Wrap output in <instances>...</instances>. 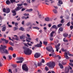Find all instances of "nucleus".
Returning <instances> with one entry per match:
<instances>
[{"label": "nucleus", "instance_id": "nucleus-4", "mask_svg": "<svg viewBox=\"0 0 73 73\" xmlns=\"http://www.w3.org/2000/svg\"><path fill=\"white\" fill-rule=\"evenodd\" d=\"M1 47H0V52L1 53H3L4 50H5V48H7V46H3L2 45H1Z\"/></svg>", "mask_w": 73, "mask_h": 73}, {"label": "nucleus", "instance_id": "nucleus-56", "mask_svg": "<svg viewBox=\"0 0 73 73\" xmlns=\"http://www.w3.org/2000/svg\"><path fill=\"white\" fill-rule=\"evenodd\" d=\"M24 37V36H20V39H23V38Z\"/></svg>", "mask_w": 73, "mask_h": 73}, {"label": "nucleus", "instance_id": "nucleus-20", "mask_svg": "<svg viewBox=\"0 0 73 73\" xmlns=\"http://www.w3.org/2000/svg\"><path fill=\"white\" fill-rule=\"evenodd\" d=\"M8 50H11V51L13 50V48L12 47L10 46V47L8 48Z\"/></svg>", "mask_w": 73, "mask_h": 73}, {"label": "nucleus", "instance_id": "nucleus-40", "mask_svg": "<svg viewBox=\"0 0 73 73\" xmlns=\"http://www.w3.org/2000/svg\"><path fill=\"white\" fill-rule=\"evenodd\" d=\"M31 24V22H29L27 23L26 24V25L27 26H28L29 25H30V24Z\"/></svg>", "mask_w": 73, "mask_h": 73}, {"label": "nucleus", "instance_id": "nucleus-26", "mask_svg": "<svg viewBox=\"0 0 73 73\" xmlns=\"http://www.w3.org/2000/svg\"><path fill=\"white\" fill-rule=\"evenodd\" d=\"M23 5V3H21V4H17V7H21V6H22Z\"/></svg>", "mask_w": 73, "mask_h": 73}, {"label": "nucleus", "instance_id": "nucleus-6", "mask_svg": "<svg viewBox=\"0 0 73 73\" xmlns=\"http://www.w3.org/2000/svg\"><path fill=\"white\" fill-rule=\"evenodd\" d=\"M22 69H23L24 70H25V71H28V68L26 64H24L23 65Z\"/></svg>", "mask_w": 73, "mask_h": 73}, {"label": "nucleus", "instance_id": "nucleus-19", "mask_svg": "<svg viewBox=\"0 0 73 73\" xmlns=\"http://www.w3.org/2000/svg\"><path fill=\"white\" fill-rule=\"evenodd\" d=\"M14 37H15V40H17V41L19 40V37L17 36L16 35H14Z\"/></svg>", "mask_w": 73, "mask_h": 73}, {"label": "nucleus", "instance_id": "nucleus-47", "mask_svg": "<svg viewBox=\"0 0 73 73\" xmlns=\"http://www.w3.org/2000/svg\"><path fill=\"white\" fill-rule=\"evenodd\" d=\"M18 24H18V23H17L16 22H15V27H17V25H18Z\"/></svg>", "mask_w": 73, "mask_h": 73}, {"label": "nucleus", "instance_id": "nucleus-12", "mask_svg": "<svg viewBox=\"0 0 73 73\" xmlns=\"http://www.w3.org/2000/svg\"><path fill=\"white\" fill-rule=\"evenodd\" d=\"M10 12V9L9 8H7L6 9V13H8Z\"/></svg>", "mask_w": 73, "mask_h": 73}, {"label": "nucleus", "instance_id": "nucleus-8", "mask_svg": "<svg viewBox=\"0 0 73 73\" xmlns=\"http://www.w3.org/2000/svg\"><path fill=\"white\" fill-rule=\"evenodd\" d=\"M4 26H5V25H3L1 27V28H2V27H3V28L1 29V31H2V32H5V31L6 29H7V28H6V27H4Z\"/></svg>", "mask_w": 73, "mask_h": 73}, {"label": "nucleus", "instance_id": "nucleus-38", "mask_svg": "<svg viewBox=\"0 0 73 73\" xmlns=\"http://www.w3.org/2000/svg\"><path fill=\"white\" fill-rule=\"evenodd\" d=\"M3 12L5 13H6V9H5V8H4L3 9Z\"/></svg>", "mask_w": 73, "mask_h": 73}, {"label": "nucleus", "instance_id": "nucleus-45", "mask_svg": "<svg viewBox=\"0 0 73 73\" xmlns=\"http://www.w3.org/2000/svg\"><path fill=\"white\" fill-rule=\"evenodd\" d=\"M45 69L46 71L48 70V67L46 66L45 67Z\"/></svg>", "mask_w": 73, "mask_h": 73}, {"label": "nucleus", "instance_id": "nucleus-33", "mask_svg": "<svg viewBox=\"0 0 73 73\" xmlns=\"http://www.w3.org/2000/svg\"><path fill=\"white\" fill-rule=\"evenodd\" d=\"M38 66H40L41 65H42V63L41 62L40 63H38L37 64Z\"/></svg>", "mask_w": 73, "mask_h": 73}, {"label": "nucleus", "instance_id": "nucleus-58", "mask_svg": "<svg viewBox=\"0 0 73 73\" xmlns=\"http://www.w3.org/2000/svg\"><path fill=\"white\" fill-rule=\"evenodd\" d=\"M34 64L36 66V67H37V63L36 62H34Z\"/></svg>", "mask_w": 73, "mask_h": 73}, {"label": "nucleus", "instance_id": "nucleus-54", "mask_svg": "<svg viewBox=\"0 0 73 73\" xmlns=\"http://www.w3.org/2000/svg\"><path fill=\"white\" fill-rule=\"evenodd\" d=\"M5 39L3 38H1V40L3 41H5Z\"/></svg>", "mask_w": 73, "mask_h": 73}, {"label": "nucleus", "instance_id": "nucleus-60", "mask_svg": "<svg viewBox=\"0 0 73 73\" xmlns=\"http://www.w3.org/2000/svg\"><path fill=\"white\" fill-rule=\"evenodd\" d=\"M24 15H25V16H29V14H27L26 13H25L24 14Z\"/></svg>", "mask_w": 73, "mask_h": 73}, {"label": "nucleus", "instance_id": "nucleus-51", "mask_svg": "<svg viewBox=\"0 0 73 73\" xmlns=\"http://www.w3.org/2000/svg\"><path fill=\"white\" fill-rule=\"evenodd\" d=\"M5 41L6 44H7L8 42H9V41H8V40H5Z\"/></svg>", "mask_w": 73, "mask_h": 73}, {"label": "nucleus", "instance_id": "nucleus-42", "mask_svg": "<svg viewBox=\"0 0 73 73\" xmlns=\"http://www.w3.org/2000/svg\"><path fill=\"white\" fill-rule=\"evenodd\" d=\"M11 66H13V68H16V66L15 65H11Z\"/></svg>", "mask_w": 73, "mask_h": 73}, {"label": "nucleus", "instance_id": "nucleus-29", "mask_svg": "<svg viewBox=\"0 0 73 73\" xmlns=\"http://www.w3.org/2000/svg\"><path fill=\"white\" fill-rule=\"evenodd\" d=\"M46 49L47 50H48V52H51V49H49V48H48V47H47L46 48Z\"/></svg>", "mask_w": 73, "mask_h": 73}, {"label": "nucleus", "instance_id": "nucleus-21", "mask_svg": "<svg viewBox=\"0 0 73 73\" xmlns=\"http://www.w3.org/2000/svg\"><path fill=\"white\" fill-rule=\"evenodd\" d=\"M54 32L52 31V32L50 34V36L51 37H53V34L54 33Z\"/></svg>", "mask_w": 73, "mask_h": 73}, {"label": "nucleus", "instance_id": "nucleus-27", "mask_svg": "<svg viewBox=\"0 0 73 73\" xmlns=\"http://www.w3.org/2000/svg\"><path fill=\"white\" fill-rule=\"evenodd\" d=\"M68 34H67L64 33L63 34V36L65 37H68Z\"/></svg>", "mask_w": 73, "mask_h": 73}, {"label": "nucleus", "instance_id": "nucleus-28", "mask_svg": "<svg viewBox=\"0 0 73 73\" xmlns=\"http://www.w3.org/2000/svg\"><path fill=\"white\" fill-rule=\"evenodd\" d=\"M11 3H15L16 2L15 0H10Z\"/></svg>", "mask_w": 73, "mask_h": 73}, {"label": "nucleus", "instance_id": "nucleus-7", "mask_svg": "<svg viewBox=\"0 0 73 73\" xmlns=\"http://www.w3.org/2000/svg\"><path fill=\"white\" fill-rule=\"evenodd\" d=\"M41 56V54L40 53H36L34 55V57L35 58H38Z\"/></svg>", "mask_w": 73, "mask_h": 73}, {"label": "nucleus", "instance_id": "nucleus-17", "mask_svg": "<svg viewBox=\"0 0 73 73\" xmlns=\"http://www.w3.org/2000/svg\"><path fill=\"white\" fill-rule=\"evenodd\" d=\"M33 11V9H27L26 10V11L27 12H31V11Z\"/></svg>", "mask_w": 73, "mask_h": 73}, {"label": "nucleus", "instance_id": "nucleus-31", "mask_svg": "<svg viewBox=\"0 0 73 73\" xmlns=\"http://www.w3.org/2000/svg\"><path fill=\"white\" fill-rule=\"evenodd\" d=\"M61 50H62V52H65L66 51V50H64V49L62 48L61 49Z\"/></svg>", "mask_w": 73, "mask_h": 73}, {"label": "nucleus", "instance_id": "nucleus-59", "mask_svg": "<svg viewBox=\"0 0 73 73\" xmlns=\"http://www.w3.org/2000/svg\"><path fill=\"white\" fill-rule=\"evenodd\" d=\"M3 66V64L0 61V67Z\"/></svg>", "mask_w": 73, "mask_h": 73}, {"label": "nucleus", "instance_id": "nucleus-37", "mask_svg": "<svg viewBox=\"0 0 73 73\" xmlns=\"http://www.w3.org/2000/svg\"><path fill=\"white\" fill-rule=\"evenodd\" d=\"M58 3L60 4H62V1L59 0L58 1Z\"/></svg>", "mask_w": 73, "mask_h": 73}, {"label": "nucleus", "instance_id": "nucleus-57", "mask_svg": "<svg viewBox=\"0 0 73 73\" xmlns=\"http://www.w3.org/2000/svg\"><path fill=\"white\" fill-rule=\"evenodd\" d=\"M70 28L71 29V30H72V29H73V26H70Z\"/></svg>", "mask_w": 73, "mask_h": 73}, {"label": "nucleus", "instance_id": "nucleus-24", "mask_svg": "<svg viewBox=\"0 0 73 73\" xmlns=\"http://www.w3.org/2000/svg\"><path fill=\"white\" fill-rule=\"evenodd\" d=\"M43 44L44 45L46 46L47 45V44H48V42L44 41L43 42Z\"/></svg>", "mask_w": 73, "mask_h": 73}, {"label": "nucleus", "instance_id": "nucleus-10", "mask_svg": "<svg viewBox=\"0 0 73 73\" xmlns=\"http://www.w3.org/2000/svg\"><path fill=\"white\" fill-rule=\"evenodd\" d=\"M34 46H35V47H37L38 48H40L42 46V44H40V43L38 44H37L35 45Z\"/></svg>", "mask_w": 73, "mask_h": 73}, {"label": "nucleus", "instance_id": "nucleus-55", "mask_svg": "<svg viewBox=\"0 0 73 73\" xmlns=\"http://www.w3.org/2000/svg\"><path fill=\"white\" fill-rule=\"evenodd\" d=\"M42 63H44V62H45V60H44V59H42Z\"/></svg>", "mask_w": 73, "mask_h": 73}, {"label": "nucleus", "instance_id": "nucleus-43", "mask_svg": "<svg viewBox=\"0 0 73 73\" xmlns=\"http://www.w3.org/2000/svg\"><path fill=\"white\" fill-rule=\"evenodd\" d=\"M9 60H11L12 58V56L10 55L9 56Z\"/></svg>", "mask_w": 73, "mask_h": 73}, {"label": "nucleus", "instance_id": "nucleus-41", "mask_svg": "<svg viewBox=\"0 0 73 73\" xmlns=\"http://www.w3.org/2000/svg\"><path fill=\"white\" fill-rule=\"evenodd\" d=\"M43 29L44 30V31H45V32H46V30L47 29V28H46V27H44L43 28Z\"/></svg>", "mask_w": 73, "mask_h": 73}, {"label": "nucleus", "instance_id": "nucleus-18", "mask_svg": "<svg viewBox=\"0 0 73 73\" xmlns=\"http://www.w3.org/2000/svg\"><path fill=\"white\" fill-rule=\"evenodd\" d=\"M45 21H49L50 19H49V18L48 17L45 18Z\"/></svg>", "mask_w": 73, "mask_h": 73}, {"label": "nucleus", "instance_id": "nucleus-48", "mask_svg": "<svg viewBox=\"0 0 73 73\" xmlns=\"http://www.w3.org/2000/svg\"><path fill=\"white\" fill-rule=\"evenodd\" d=\"M55 48L56 49H60L59 47H58L57 46H55Z\"/></svg>", "mask_w": 73, "mask_h": 73}, {"label": "nucleus", "instance_id": "nucleus-53", "mask_svg": "<svg viewBox=\"0 0 73 73\" xmlns=\"http://www.w3.org/2000/svg\"><path fill=\"white\" fill-rule=\"evenodd\" d=\"M69 64L70 66H73V64H72V63H69Z\"/></svg>", "mask_w": 73, "mask_h": 73}, {"label": "nucleus", "instance_id": "nucleus-34", "mask_svg": "<svg viewBox=\"0 0 73 73\" xmlns=\"http://www.w3.org/2000/svg\"><path fill=\"white\" fill-rule=\"evenodd\" d=\"M60 23L62 24H64V19H61V21Z\"/></svg>", "mask_w": 73, "mask_h": 73}, {"label": "nucleus", "instance_id": "nucleus-2", "mask_svg": "<svg viewBox=\"0 0 73 73\" xmlns=\"http://www.w3.org/2000/svg\"><path fill=\"white\" fill-rule=\"evenodd\" d=\"M46 65L48 66V67L50 68L51 69H52V68H54V67L56 65V64L54 62H52L50 63H47Z\"/></svg>", "mask_w": 73, "mask_h": 73}, {"label": "nucleus", "instance_id": "nucleus-16", "mask_svg": "<svg viewBox=\"0 0 73 73\" xmlns=\"http://www.w3.org/2000/svg\"><path fill=\"white\" fill-rule=\"evenodd\" d=\"M59 65L61 69H63L64 68V66L62 65V64L61 63L59 64Z\"/></svg>", "mask_w": 73, "mask_h": 73}, {"label": "nucleus", "instance_id": "nucleus-39", "mask_svg": "<svg viewBox=\"0 0 73 73\" xmlns=\"http://www.w3.org/2000/svg\"><path fill=\"white\" fill-rule=\"evenodd\" d=\"M70 22H68L67 24H66V25L67 26V27H69V26H70Z\"/></svg>", "mask_w": 73, "mask_h": 73}, {"label": "nucleus", "instance_id": "nucleus-62", "mask_svg": "<svg viewBox=\"0 0 73 73\" xmlns=\"http://www.w3.org/2000/svg\"><path fill=\"white\" fill-rule=\"evenodd\" d=\"M71 37V34H69V35H68V38H70Z\"/></svg>", "mask_w": 73, "mask_h": 73}, {"label": "nucleus", "instance_id": "nucleus-11", "mask_svg": "<svg viewBox=\"0 0 73 73\" xmlns=\"http://www.w3.org/2000/svg\"><path fill=\"white\" fill-rule=\"evenodd\" d=\"M69 68L68 67H66L65 68V72L66 73H68L69 72Z\"/></svg>", "mask_w": 73, "mask_h": 73}, {"label": "nucleus", "instance_id": "nucleus-35", "mask_svg": "<svg viewBox=\"0 0 73 73\" xmlns=\"http://www.w3.org/2000/svg\"><path fill=\"white\" fill-rule=\"evenodd\" d=\"M62 25V24L60 23L58 25V28H60V27H61Z\"/></svg>", "mask_w": 73, "mask_h": 73}, {"label": "nucleus", "instance_id": "nucleus-52", "mask_svg": "<svg viewBox=\"0 0 73 73\" xmlns=\"http://www.w3.org/2000/svg\"><path fill=\"white\" fill-rule=\"evenodd\" d=\"M62 65H66V63H64V62H62Z\"/></svg>", "mask_w": 73, "mask_h": 73}, {"label": "nucleus", "instance_id": "nucleus-44", "mask_svg": "<svg viewBox=\"0 0 73 73\" xmlns=\"http://www.w3.org/2000/svg\"><path fill=\"white\" fill-rule=\"evenodd\" d=\"M12 13H16V11L14 9V10L12 11Z\"/></svg>", "mask_w": 73, "mask_h": 73}, {"label": "nucleus", "instance_id": "nucleus-1", "mask_svg": "<svg viewBox=\"0 0 73 73\" xmlns=\"http://www.w3.org/2000/svg\"><path fill=\"white\" fill-rule=\"evenodd\" d=\"M23 49H24V52L25 54L27 55H30L32 53V50L29 48H27V47L25 46H23Z\"/></svg>", "mask_w": 73, "mask_h": 73}, {"label": "nucleus", "instance_id": "nucleus-30", "mask_svg": "<svg viewBox=\"0 0 73 73\" xmlns=\"http://www.w3.org/2000/svg\"><path fill=\"white\" fill-rule=\"evenodd\" d=\"M59 30L60 32H62L63 31V28L62 27H60L59 29Z\"/></svg>", "mask_w": 73, "mask_h": 73}, {"label": "nucleus", "instance_id": "nucleus-32", "mask_svg": "<svg viewBox=\"0 0 73 73\" xmlns=\"http://www.w3.org/2000/svg\"><path fill=\"white\" fill-rule=\"evenodd\" d=\"M33 29H36L38 30H39V29H40V28L37 27H33Z\"/></svg>", "mask_w": 73, "mask_h": 73}, {"label": "nucleus", "instance_id": "nucleus-22", "mask_svg": "<svg viewBox=\"0 0 73 73\" xmlns=\"http://www.w3.org/2000/svg\"><path fill=\"white\" fill-rule=\"evenodd\" d=\"M52 11L54 13H57V11L56 9H53Z\"/></svg>", "mask_w": 73, "mask_h": 73}, {"label": "nucleus", "instance_id": "nucleus-15", "mask_svg": "<svg viewBox=\"0 0 73 73\" xmlns=\"http://www.w3.org/2000/svg\"><path fill=\"white\" fill-rule=\"evenodd\" d=\"M19 31H24V28L22 27H21L19 29Z\"/></svg>", "mask_w": 73, "mask_h": 73}, {"label": "nucleus", "instance_id": "nucleus-25", "mask_svg": "<svg viewBox=\"0 0 73 73\" xmlns=\"http://www.w3.org/2000/svg\"><path fill=\"white\" fill-rule=\"evenodd\" d=\"M52 28H55L56 29H57L58 28L57 27H56V25H54L52 26Z\"/></svg>", "mask_w": 73, "mask_h": 73}, {"label": "nucleus", "instance_id": "nucleus-23", "mask_svg": "<svg viewBox=\"0 0 73 73\" xmlns=\"http://www.w3.org/2000/svg\"><path fill=\"white\" fill-rule=\"evenodd\" d=\"M18 29V28L16 27H15L13 28V31H16V30H17Z\"/></svg>", "mask_w": 73, "mask_h": 73}, {"label": "nucleus", "instance_id": "nucleus-61", "mask_svg": "<svg viewBox=\"0 0 73 73\" xmlns=\"http://www.w3.org/2000/svg\"><path fill=\"white\" fill-rule=\"evenodd\" d=\"M27 44L28 45H29V46H32V44L29 43L28 42L27 43Z\"/></svg>", "mask_w": 73, "mask_h": 73}, {"label": "nucleus", "instance_id": "nucleus-36", "mask_svg": "<svg viewBox=\"0 0 73 73\" xmlns=\"http://www.w3.org/2000/svg\"><path fill=\"white\" fill-rule=\"evenodd\" d=\"M9 43L11 45H12V46H14V45H13V43L11 42H9Z\"/></svg>", "mask_w": 73, "mask_h": 73}, {"label": "nucleus", "instance_id": "nucleus-49", "mask_svg": "<svg viewBox=\"0 0 73 73\" xmlns=\"http://www.w3.org/2000/svg\"><path fill=\"white\" fill-rule=\"evenodd\" d=\"M49 39L50 41H53V38L52 37H50Z\"/></svg>", "mask_w": 73, "mask_h": 73}, {"label": "nucleus", "instance_id": "nucleus-3", "mask_svg": "<svg viewBox=\"0 0 73 73\" xmlns=\"http://www.w3.org/2000/svg\"><path fill=\"white\" fill-rule=\"evenodd\" d=\"M17 60H19L20 61H17L16 62L17 63H23V61H24V58L22 57H17Z\"/></svg>", "mask_w": 73, "mask_h": 73}, {"label": "nucleus", "instance_id": "nucleus-50", "mask_svg": "<svg viewBox=\"0 0 73 73\" xmlns=\"http://www.w3.org/2000/svg\"><path fill=\"white\" fill-rule=\"evenodd\" d=\"M13 57L14 58H15L16 57V54H14L13 55Z\"/></svg>", "mask_w": 73, "mask_h": 73}, {"label": "nucleus", "instance_id": "nucleus-64", "mask_svg": "<svg viewBox=\"0 0 73 73\" xmlns=\"http://www.w3.org/2000/svg\"><path fill=\"white\" fill-rule=\"evenodd\" d=\"M70 62H73V60H70Z\"/></svg>", "mask_w": 73, "mask_h": 73}, {"label": "nucleus", "instance_id": "nucleus-63", "mask_svg": "<svg viewBox=\"0 0 73 73\" xmlns=\"http://www.w3.org/2000/svg\"><path fill=\"white\" fill-rule=\"evenodd\" d=\"M41 14H40L39 15V18H42V17H41Z\"/></svg>", "mask_w": 73, "mask_h": 73}, {"label": "nucleus", "instance_id": "nucleus-5", "mask_svg": "<svg viewBox=\"0 0 73 73\" xmlns=\"http://www.w3.org/2000/svg\"><path fill=\"white\" fill-rule=\"evenodd\" d=\"M65 58L66 59H67V60L69 59V57H68V56H71V57H72L73 56V54H70L69 53V52H65Z\"/></svg>", "mask_w": 73, "mask_h": 73}, {"label": "nucleus", "instance_id": "nucleus-13", "mask_svg": "<svg viewBox=\"0 0 73 73\" xmlns=\"http://www.w3.org/2000/svg\"><path fill=\"white\" fill-rule=\"evenodd\" d=\"M3 53H5V54H8V51L7 50V49L5 48V50L4 51Z\"/></svg>", "mask_w": 73, "mask_h": 73}, {"label": "nucleus", "instance_id": "nucleus-14", "mask_svg": "<svg viewBox=\"0 0 73 73\" xmlns=\"http://www.w3.org/2000/svg\"><path fill=\"white\" fill-rule=\"evenodd\" d=\"M6 3L7 5H10L11 4V2L9 0H7L6 1Z\"/></svg>", "mask_w": 73, "mask_h": 73}, {"label": "nucleus", "instance_id": "nucleus-46", "mask_svg": "<svg viewBox=\"0 0 73 73\" xmlns=\"http://www.w3.org/2000/svg\"><path fill=\"white\" fill-rule=\"evenodd\" d=\"M27 1L28 3L30 4L31 3V0H27Z\"/></svg>", "mask_w": 73, "mask_h": 73}, {"label": "nucleus", "instance_id": "nucleus-9", "mask_svg": "<svg viewBox=\"0 0 73 73\" xmlns=\"http://www.w3.org/2000/svg\"><path fill=\"white\" fill-rule=\"evenodd\" d=\"M23 8V7H19L18 6L17 7L16 9H15V11H19V10H20L21 9H22Z\"/></svg>", "mask_w": 73, "mask_h": 73}]
</instances>
